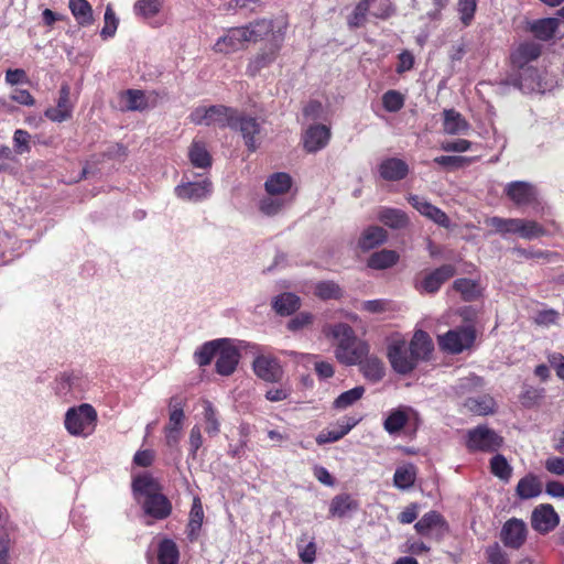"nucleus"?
I'll return each instance as SVG.
<instances>
[{"label": "nucleus", "mask_w": 564, "mask_h": 564, "mask_svg": "<svg viewBox=\"0 0 564 564\" xmlns=\"http://www.w3.org/2000/svg\"><path fill=\"white\" fill-rule=\"evenodd\" d=\"M272 31L271 20H257L247 25L229 28L213 45L217 54L229 55L243 50L247 43L264 40Z\"/></svg>", "instance_id": "nucleus-1"}, {"label": "nucleus", "mask_w": 564, "mask_h": 564, "mask_svg": "<svg viewBox=\"0 0 564 564\" xmlns=\"http://www.w3.org/2000/svg\"><path fill=\"white\" fill-rule=\"evenodd\" d=\"M327 337L336 340L335 357L346 365L352 366L361 362L369 354V346L366 341L355 336L352 328L347 324L327 325L323 329Z\"/></svg>", "instance_id": "nucleus-2"}, {"label": "nucleus", "mask_w": 564, "mask_h": 564, "mask_svg": "<svg viewBox=\"0 0 564 564\" xmlns=\"http://www.w3.org/2000/svg\"><path fill=\"white\" fill-rule=\"evenodd\" d=\"M133 491L143 497L142 508L145 514L156 519H166L172 512V503L161 492L159 482L150 475H142L134 478Z\"/></svg>", "instance_id": "nucleus-3"}, {"label": "nucleus", "mask_w": 564, "mask_h": 564, "mask_svg": "<svg viewBox=\"0 0 564 564\" xmlns=\"http://www.w3.org/2000/svg\"><path fill=\"white\" fill-rule=\"evenodd\" d=\"M284 28H275L272 22V31L263 40L265 43L259 48V51L250 57L246 73L247 75L254 77L262 69L271 66L278 58L279 53L284 42Z\"/></svg>", "instance_id": "nucleus-4"}, {"label": "nucleus", "mask_w": 564, "mask_h": 564, "mask_svg": "<svg viewBox=\"0 0 564 564\" xmlns=\"http://www.w3.org/2000/svg\"><path fill=\"white\" fill-rule=\"evenodd\" d=\"M96 423L97 412L88 403L73 406L65 414V429L73 436H89L95 431Z\"/></svg>", "instance_id": "nucleus-5"}, {"label": "nucleus", "mask_w": 564, "mask_h": 564, "mask_svg": "<svg viewBox=\"0 0 564 564\" xmlns=\"http://www.w3.org/2000/svg\"><path fill=\"white\" fill-rule=\"evenodd\" d=\"M486 226L490 227L496 234H516L524 239H533L542 235V227L533 221L519 218L488 217L485 219Z\"/></svg>", "instance_id": "nucleus-6"}, {"label": "nucleus", "mask_w": 564, "mask_h": 564, "mask_svg": "<svg viewBox=\"0 0 564 564\" xmlns=\"http://www.w3.org/2000/svg\"><path fill=\"white\" fill-rule=\"evenodd\" d=\"M234 109L224 105L199 106L191 112L189 120L197 126L229 127Z\"/></svg>", "instance_id": "nucleus-7"}, {"label": "nucleus", "mask_w": 564, "mask_h": 564, "mask_svg": "<svg viewBox=\"0 0 564 564\" xmlns=\"http://www.w3.org/2000/svg\"><path fill=\"white\" fill-rule=\"evenodd\" d=\"M229 128L240 132L245 141V145L249 151L254 152L258 149L259 144L257 142V135L261 132V124L256 117L234 109Z\"/></svg>", "instance_id": "nucleus-8"}, {"label": "nucleus", "mask_w": 564, "mask_h": 564, "mask_svg": "<svg viewBox=\"0 0 564 564\" xmlns=\"http://www.w3.org/2000/svg\"><path fill=\"white\" fill-rule=\"evenodd\" d=\"M476 338L475 329L471 326H464L448 330L446 334L438 336V345L442 349L459 354L464 349L469 348Z\"/></svg>", "instance_id": "nucleus-9"}, {"label": "nucleus", "mask_w": 564, "mask_h": 564, "mask_svg": "<svg viewBox=\"0 0 564 564\" xmlns=\"http://www.w3.org/2000/svg\"><path fill=\"white\" fill-rule=\"evenodd\" d=\"M388 358L392 368L401 375L411 372L416 366V360L403 339H394L391 341L388 347Z\"/></svg>", "instance_id": "nucleus-10"}, {"label": "nucleus", "mask_w": 564, "mask_h": 564, "mask_svg": "<svg viewBox=\"0 0 564 564\" xmlns=\"http://www.w3.org/2000/svg\"><path fill=\"white\" fill-rule=\"evenodd\" d=\"M502 444V437L487 426H478L468 432L467 446L473 451L495 452Z\"/></svg>", "instance_id": "nucleus-11"}, {"label": "nucleus", "mask_w": 564, "mask_h": 564, "mask_svg": "<svg viewBox=\"0 0 564 564\" xmlns=\"http://www.w3.org/2000/svg\"><path fill=\"white\" fill-rule=\"evenodd\" d=\"M239 357V351L232 341L223 338L217 354L216 371L221 376L231 375L237 368Z\"/></svg>", "instance_id": "nucleus-12"}, {"label": "nucleus", "mask_w": 564, "mask_h": 564, "mask_svg": "<svg viewBox=\"0 0 564 564\" xmlns=\"http://www.w3.org/2000/svg\"><path fill=\"white\" fill-rule=\"evenodd\" d=\"M256 376L267 382H279L283 377V369L274 357L260 355L252 364Z\"/></svg>", "instance_id": "nucleus-13"}, {"label": "nucleus", "mask_w": 564, "mask_h": 564, "mask_svg": "<svg viewBox=\"0 0 564 564\" xmlns=\"http://www.w3.org/2000/svg\"><path fill=\"white\" fill-rule=\"evenodd\" d=\"M560 522V517L549 503H542L534 508L531 514V525L539 533L545 534L552 531Z\"/></svg>", "instance_id": "nucleus-14"}, {"label": "nucleus", "mask_w": 564, "mask_h": 564, "mask_svg": "<svg viewBox=\"0 0 564 564\" xmlns=\"http://www.w3.org/2000/svg\"><path fill=\"white\" fill-rule=\"evenodd\" d=\"M456 270L452 264H444L440 268L426 273L416 284V289L421 293H435L442 284L455 274Z\"/></svg>", "instance_id": "nucleus-15"}, {"label": "nucleus", "mask_w": 564, "mask_h": 564, "mask_svg": "<svg viewBox=\"0 0 564 564\" xmlns=\"http://www.w3.org/2000/svg\"><path fill=\"white\" fill-rule=\"evenodd\" d=\"M528 529L523 520L510 519L501 530L503 544L511 549H520L527 540Z\"/></svg>", "instance_id": "nucleus-16"}, {"label": "nucleus", "mask_w": 564, "mask_h": 564, "mask_svg": "<svg viewBox=\"0 0 564 564\" xmlns=\"http://www.w3.org/2000/svg\"><path fill=\"white\" fill-rule=\"evenodd\" d=\"M409 203L415 208L422 216L429 218L436 225L448 228L451 220L448 216L441 210L438 207L432 205L427 199L419 195H410Z\"/></svg>", "instance_id": "nucleus-17"}, {"label": "nucleus", "mask_w": 564, "mask_h": 564, "mask_svg": "<svg viewBox=\"0 0 564 564\" xmlns=\"http://www.w3.org/2000/svg\"><path fill=\"white\" fill-rule=\"evenodd\" d=\"M330 139V130L324 124L310 126L303 133L304 149L310 153H315L324 149Z\"/></svg>", "instance_id": "nucleus-18"}, {"label": "nucleus", "mask_w": 564, "mask_h": 564, "mask_svg": "<svg viewBox=\"0 0 564 564\" xmlns=\"http://www.w3.org/2000/svg\"><path fill=\"white\" fill-rule=\"evenodd\" d=\"M73 104L70 101V88L67 84L62 85L57 105L45 110V117L53 122H63L68 120L73 113Z\"/></svg>", "instance_id": "nucleus-19"}, {"label": "nucleus", "mask_w": 564, "mask_h": 564, "mask_svg": "<svg viewBox=\"0 0 564 564\" xmlns=\"http://www.w3.org/2000/svg\"><path fill=\"white\" fill-rule=\"evenodd\" d=\"M212 182L208 178H204L199 182H188L175 187L177 197L192 202L207 198L212 194Z\"/></svg>", "instance_id": "nucleus-20"}, {"label": "nucleus", "mask_w": 564, "mask_h": 564, "mask_svg": "<svg viewBox=\"0 0 564 564\" xmlns=\"http://www.w3.org/2000/svg\"><path fill=\"white\" fill-rule=\"evenodd\" d=\"M505 193L518 206L532 203L536 196L534 187L521 181L508 183L505 187Z\"/></svg>", "instance_id": "nucleus-21"}, {"label": "nucleus", "mask_w": 564, "mask_h": 564, "mask_svg": "<svg viewBox=\"0 0 564 564\" xmlns=\"http://www.w3.org/2000/svg\"><path fill=\"white\" fill-rule=\"evenodd\" d=\"M293 180L290 174L284 172H276L271 174L265 183L264 189L267 194L275 196L290 197L289 193L292 188Z\"/></svg>", "instance_id": "nucleus-22"}, {"label": "nucleus", "mask_w": 564, "mask_h": 564, "mask_svg": "<svg viewBox=\"0 0 564 564\" xmlns=\"http://www.w3.org/2000/svg\"><path fill=\"white\" fill-rule=\"evenodd\" d=\"M379 173L383 180L400 181L408 175L409 166L401 159L389 158L380 163Z\"/></svg>", "instance_id": "nucleus-23"}, {"label": "nucleus", "mask_w": 564, "mask_h": 564, "mask_svg": "<svg viewBox=\"0 0 564 564\" xmlns=\"http://www.w3.org/2000/svg\"><path fill=\"white\" fill-rule=\"evenodd\" d=\"M414 414L415 411L412 408L399 406L388 414L383 427L389 434L399 433Z\"/></svg>", "instance_id": "nucleus-24"}, {"label": "nucleus", "mask_w": 564, "mask_h": 564, "mask_svg": "<svg viewBox=\"0 0 564 564\" xmlns=\"http://www.w3.org/2000/svg\"><path fill=\"white\" fill-rule=\"evenodd\" d=\"M541 55V45L535 42L521 43L511 54V62L522 68Z\"/></svg>", "instance_id": "nucleus-25"}, {"label": "nucleus", "mask_w": 564, "mask_h": 564, "mask_svg": "<svg viewBox=\"0 0 564 564\" xmlns=\"http://www.w3.org/2000/svg\"><path fill=\"white\" fill-rule=\"evenodd\" d=\"M409 350L416 361L426 359L433 350V343L429 334L421 329L416 330L410 343Z\"/></svg>", "instance_id": "nucleus-26"}, {"label": "nucleus", "mask_w": 564, "mask_h": 564, "mask_svg": "<svg viewBox=\"0 0 564 564\" xmlns=\"http://www.w3.org/2000/svg\"><path fill=\"white\" fill-rule=\"evenodd\" d=\"M378 220L391 229H403L410 223L408 215L403 210L389 207L379 210Z\"/></svg>", "instance_id": "nucleus-27"}, {"label": "nucleus", "mask_w": 564, "mask_h": 564, "mask_svg": "<svg viewBox=\"0 0 564 564\" xmlns=\"http://www.w3.org/2000/svg\"><path fill=\"white\" fill-rule=\"evenodd\" d=\"M292 200V197L267 194L260 199L259 209L265 216H275L290 206Z\"/></svg>", "instance_id": "nucleus-28"}, {"label": "nucleus", "mask_w": 564, "mask_h": 564, "mask_svg": "<svg viewBox=\"0 0 564 564\" xmlns=\"http://www.w3.org/2000/svg\"><path fill=\"white\" fill-rule=\"evenodd\" d=\"M443 117V129L447 134H463L469 128V124L465 118L454 109L444 110Z\"/></svg>", "instance_id": "nucleus-29"}, {"label": "nucleus", "mask_w": 564, "mask_h": 564, "mask_svg": "<svg viewBox=\"0 0 564 564\" xmlns=\"http://www.w3.org/2000/svg\"><path fill=\"white\" fill-rule=\"evenodd\" d=\"M400 256L394 250L382 249L373 252L367 261L369 268L375 270H386L398 263Z\"/></svg>", "instance_id": "nucleus-30"}, {"label": "nucleus", "mask_w": 564, "mask_h": 564, "mask_svg": "<svg viewBox=\"0 0 564 564\" xmlns=\"http://www.w3.org/2000/svg\"><path fill=\"white\" fill-rule=\"evenodd\" d=\"M204 521V510L200 499L195 497L193 499L192 508L189 511V518L187 523V536L191 541H194L198 538L202 524Z\"/></svg>", "instance_id": "nucleus-31"}, {"label": "nucleus", "mask_w": 564, "mask_h": 564, "mask_svg": "<svg viewBox=\"0 0 564 564\" xmlns=\"http://www.w3.org/2000/svg\"><path fill=\"white\" fill-rule=\"evenodd\" d=\"M516 492L520 499H531L542 492V482L532 474L521 478L517 485Z\"/></svg>", "instance_id": "nucleus-32"}, {"label": "nucleus", "mask_w": 564, "mask_h": 564, "mask_svg": "<svg viewBox=\"0 0 564 564\" xmlns=\"http://www.w3.org/2000/svg\"><path fill=\"white\" fill-rule=\"evenodd\" d=\"M357 365H360V371L364 377L371 382H378L384 376V366L378 357L367 355Z\"/></svg>", "instance_id": "nucleus-33"}, {"label": "nucleus", "mask_w": 564, "mask_h": 564, "mask_svg": "<svg viewBox=\"0 0 564 564\" xmlns=\"http://www.w3.org/2000/svg\"><path fill=\"white\" fill-rule=\"evenodd\" d=\"M388 238L387 231L379 226H370L361 234L358 246L362 250H370L381 243Z\"/></svg>", "instance_id": "nucleus-34"}, {"label": "nucleus", "mask_w": 564, "mask_h": 564, "mask_svg": "<svg viewBox=\"0 0 564 564\" xmlns=\"http://www.w3.org/2000/svg\"><path fill=\"white\" fill-rule=\"evenodd\" d=\"M358 509V502L354 500L349 495L335 496L329 506V514L332 517L343 518L349 512Z\"/></svg>", "instance_id": "nucleus-35"}, {"label": "nucleus", "mask_w": 564, "mask_h": 564, "mask_svg": "<svg viewBox=\"0 0 564 564\" xmlns=\"http://www.w3.org/2000/svg\"><path fill=\"white\" fill-rule=\"evenodd\" d=\"M69 10L79 25L93 24V8L87 0H69Z\"/></svg>", "instance_id": "nucleus-36"}, {"label": "nucleus", "mask_w": 564, "mask_h": 564, "mask_svg": "<svg viewBox=\"0 0 564 564\" xmlns=\"http://www.w3.org/2000/svg\"><path fill=\"white\" fill-rule=\"evenodd\" d=\"M180 550L177 544L171 539H163L158 545L159 564H178Z\"/></svg>", "instance_id": "nucleus-37"}, {"label": "nucleus", "mask_w": 564, "mask_h": 564, "mask_svg": "<svg viewBox=\"0 0 564 564\" xmlns=\"http://www.w3.org/2000/svg\"><path fill=\"white\" fill-rule=\"evenodd\" d=\"M558 23V20L555 18L541 19L530 25V31L536 39L547 41L555 34Z\"/></svg>", "instance_id": "nucleus-38"}, {"label": "nucleus", "mask_w": 564, "mask_h": 564, "mask_svg": "<svg viewBox=\"0 0 564 564\" xmlns=\"http://www.w3.org/2000/svg\"><path fill=\"white\" fill-rule=\"evenodd\" d=\"M357 424V421L354 419H347L345 423L339 424L338 427L334 430L323 431L321 432L317 437L316 442L319 445L326 444V443H333L336 441H339L341 437H344L348 432Z\"/></svg>", "instance_id": "nucleus-39"}, {"label": "nucleus", "mask_w": 564, "mask_h": 564, "mask_svg": "<svg viewBox=\"0 0 564 564\" xmlns=\"http://www.w3.org/2000/svg\"><path fill=\"white\" fill-rule=\"evenodd\" d=\"M416 479V468L412 464H404L395 469L393 484L399 489H409Z\"/></svg>", "instance_id": "nucleus-40"}, {"label": "nucleus", "mask_w": 564, "mask_h": 564, "mask_svg": "<svg viewBox=\"0 0 564 564\" xmlns=\"http://www.w3.org/2000/svg\"><path fill=\"white\" fill-rule=\"evenodd\" d=\"M465 408L477 415H487L494 413L496 402L491 397L484 395L479 398H469L465 401Z\"/></svg>", "instance_id": "nucleus-41"}, {"label": "nucleus", "mask_w": 564, "mask_h": 564, "mask_svg": "<svg viewBox=\"0 0 564 564\" xmlns=\"http://www.w3.org/2000/svg\"><path fill=\"white\" fill-rule=\"evenodd\" d=\"M188 156L191 163L199 169L209 167L212 158L205 144L200 141H194L189 148Z\"/></svg>", "instance_id": "nucleus-42"}, {"label": "nucleus", "mask_w": 564, "mask_h": 564, "mask_svg": "<svg viewBox=\"0 0 564 564\" xmlns=\"http://www.w3.org/2000/svg\"><path fill=\"white\" fill-rule=\"evenodd\" d=\"M273 307L280 315H291L300 307V297L293 293H283L275 297Z\"/></svg>", "instance_id": "nucleus-43"}, {"label": "nucleus", "mask_w": 564, "mask_h": 564, "mask_svg": "<svg viewBox=\"0 0 564 564\" xmlns=\"http://www.w3.org/2000/svg\"><path fill=\"white\" fill-rule=\"evenodd\" d=\"M124 109L129 111H143L149 107L147 96L141 90L129 89L122 95Z\"/></svg>", "instance_id": "nucleus-44"}, {"label": "nucleus", "mask_w": 564, "mask_h": 564, "mask_svg": "<svg viewBox=\"0 0 564 564\" xmlns=\"http://www.w3.org/2000/svg\"><path fill=\"white\" fill-rule=\"evenodd\" d=\"M443 524L442 516L436 511L425 513L414 525L416 532L421 535H429L430 532Z\"/></svg>", "instance_id": "nucleus-45"}, {"label": "nucleus", "mask_w": 564, "mask_h": 564, "mask_svg": "<svg viewBox=\"0 0 564 564\" xmlns=\"http://www.w3.org/2000/svg\"><path fill=\"white\" fill-rule=\"evenodd\" d=\"M221 339L208 341L195 352L196 362L199 366H207L214 357H217Z\"/></svg>", "instance_id": "nucleus-46"}, {"label": "nucleus", "mask_w": 564, "mask_h": 564, "mask_svg": "<svg viewBox=\"0 0 564 564\" xmlns=\"http://www.w3.org/2000/svg\"><path fill=\"white\" fill-rule=\"evenodd\" d=\"M365 393V388L362 386L355 387L348 391L339 394L334 401V406L339 410L347 409L352 405L355 402L360 400Z\"/></svg>", "instance_id": "nucleus-47"}, {"label": "nucleus", "mask_w": 564, "mask_h": 564, "mask_svg": "<svg viewBox=\"0 0 564 564\" xmlns=\"http://www.w3.org/2000/svg\"><path fill=\"white\" fill-rule=\"evenodd\" d=\"M169 421L183 425L185 420L184 406L185 400L175 395L170 398L169 403Z\"/></svg>", "instance_id": "nucleus-48"}, {"label": "nucleus", "mask_w": 564, "mask_h": 564, "mask_svg": "<svg viewBox=\"0 0 564 564\" xmlns=\"http://www.w3.org/2000/svg\"><path fill=\"white\" fill-rule=\"evenodd\" d=\"M163 6V0H138L134 4L135 14L143 18L156 15Z\"/></svg>", "instance_id": "nucleus-49"}, {"label": "nucleus", "mask_w": 564, "mask_h": 564, "mask_svg": "<svg viewBox=\"0 0 564 564\" xmlns=\"http://www.w3.org/2000/svg\"><path fill=\"white\" fill-rule=\"evenodd\" d=\"M453 288L455 291L462 294L465 300H474L479 295L478 285L470 279H457Z\"/></svg>", "instance_id": "nucleus-50"}, {"label": "nucleus", "mask_w": 564, "mask_h": 564, "mask_svg": "<svg viewBox=\"0 0 564 564\" xmlns=\"http://www.w3.org/2000/svg\"><path fill=\"white\" fill-rule=\"evenodd\" d=\"M477 9V0H458L457 11L464 26L471 24Z\"/></svg>", "instance_id": "nucleus-51"}, {"label": "nucleus", "mask_w": 564, "mask_h": 564, "mask_svg": "<svg viewBox=\"0 0 564 564\" xmlns=\"http://www.w3.org/2000/svg\"><path fill=\"white\" fill-rule=\"evenodd\" d=\"M367 2V9L369 14L379 18L387 19L392 12V6L390 0H364Z\"/></svg>", "instance_id": "nucleus-52"}, {"label": "nucleus", "mask_w": 564, "mask_h": 564, "mask_svg": "<svg viewBox=\"0 0 564 564\" xmlns=\"http://www.w3.org/2000/svg\"><path fill=\"white\" fill-rule=\"evenodd\" d=\"M491 473L502 480H509L512 468L502 455H495L490 460Z\"/></svg>", "instance_id": "nucleus-53"}, {"label": "nucleus", "mask_w": 564, "mask_h": 564, "mask_svg": "<svg viewBox=\"0 0 564 564\" xmlns=\"http://www.w3.org/2000/svg\"><path fill=\"white\" fill-rule=\"evenodd\" d=\"M204 405V420H205V431L209 435H216L219 432V422L216 415V411L213 404L205 400L203 402Z\"/></svg>", "instance_id": "nucleus-54"}, {"label": "nucleus", "mask_w": 564, "mask_h": 564, "mask_svg": "<svg viewBox=\"0 0 564 564\" xmlns=\"http://www.w3.org/2000/svg\"><path fill=\"white\" fill-rule=\"evenodd\" d=\"M315 295L323 300L338 299L341 290L335 282L324 281L316 284Z\"/></svg>", "instance_id": "nucleus-55"}, {"label": "nucleus", "mask_w": 564, "mask_h": 564, "mask_svg": "<svg viewBox=\"0 0 564 564\" xmlns=\"http://www.w3.org/2000/svg\"><path fill=\"white\" fill-rule=\"evenodd\" d=\"M383 107L390 112H395L403 107V96L397 90H389L382 97Z\"/></svg>", "instance_id": "nucleus-56"}, {"label": "nucleus", "mask_w": 564, "mask_h": 564, "mask_svg": "<svg viewBox=\"0 0 564 564\" xmlns=\"http://www.w3.org/2000/svg\"><path fill=\"white\" fill-rule=\"evenodd\" d=\"M118 26V19L110 6H107L105 12V25L101 29L100 35L108 39L115 35Z\"/></svg>", "instance_id": "nucleus-57"}, {"label": "nucleus", "mask_w": 564, "mask_h": 564, "mask_svg": "<svg viewBox=\"0 0 564 564\" xmlns=\"http://www.w3.org/2000/svg\"><path fill=\"white\" fill-rule=\"evenodd\" d=\"M367 14H369L367 2L360 0V2L356 6L352 14L349 17L348 24L351 28L362 26L367 21Z\"/></svg>", "instance_id": "nucleus-58"}, {"label": "nucleus", "mask_w": 564, "mask_h": 564, "mask_svg": "<svg viewBox=\"0 0 564 564\" xmlns=\"http://www.w3.org/2000/svg\"><path fill=\"white\" fill-rule=\"evenodd\" d=\"M31 135L28 131L18 129L13 134L14 150L19 154L28 153L31 150L30 147Z\"/></svg>", "instance_id": "nucleus-59"}, {"label": "nucleus", "mask_w": 564, "mask_h": 564, "mask_svg": "<svg viewBox=\"0 0 564 564\" xmlns=\"http://www.w3.org/2000/svg\"><path fill=\"white\" fill-rule=\"evenodd\" d=\"M470 159L465 156L442 155L434 159L438 165L452 169H458L470 163Z\"/></svg>", "instance_id": "nucleus-60"}, {"label": "nucleus", "mask_w": 564, "mask_h": 564, "mask_svg": "<svg viewBox=\"0 0 564 564\" xmlns=\"http://www.w3.org/2000/svg\"><path fill=\"white\" fill-rule=\"evenodd\" d=\"M313 323L311 313L302 312L288 323V328L292 332L303 329Z\"/></svg>", "instance_id": "nucleus-61"}, {"label": "nucleus", "mask_w": 564, "mask_h": 564, "mask_svg": "<svg viewBox=\"0 0 564 564\" xmlns=\"http://www.w3.org/2000/svg\"><path fill=\"white\" fill-rule=\"evenodd\" d=\"M486 554L490 564H509L508 555L498 544L489 546L486 551Z\"/></svg>", "instance_id": "nucleus-62"}, {"label": "nucleus", "mask_w": 564, "mask_h": 564, "mask_svg": "<svg viewBox=\"0 0 564 564\" xmlns=\"http://www.w3.org/2000/svg\"><path fill=\"white\" fill-rule=\"evenodd\" d=\"M448 3L449 0H427L423 10L430 19H436Z\"/></svg>", "instance_id": "nucleus-63"}, {"label": "nucleus", "mask_w": 564, "mask_h": 564, "mask_svg": "<svg viewBox=\"0 0 564 564\" xmlns=\"http://www.w3.org/2000/svg\"><path fill=\"white\" fill-rule=\"evenodd\" d=\"M544 466L546 470L553 475L564 476V457H549Z\"/></svg>", "instance_id": "nucleus-64"}]
</instances>
